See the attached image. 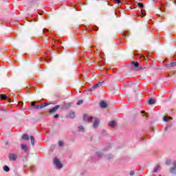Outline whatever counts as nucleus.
<instances>
[{"label":"nucleus","instance_id":"obj_12","mask_svg":"<svg viewBox=\"0 0 176 176\" xmlns=\"http://www.w3.org/2000/svg\"><path fill=\"white\" fill-rule=\"evenodd\" d=\"M160 169V165L158 164L156 166V167L153 169V173H157L159 170Z\"/></svg>","mask_w":176,"mask_h":176},{"label":"nucleus","instance_id":"obj_6","mask_svg":"<svg viewBox=\"0 0 176 176\" xmlns=\"http://www.w3.org/2000/svg\"><path fill=\"white\" fill-rule=\"evenodd\" d=\"M93 119H94V117H89V116H87V114L84 115V120L85 122H91V120H93Z\"/></svg>","mask_w":176,"mask_h":176},{"label":"nucleus","instance_id":"obj_18","mask_svg":"<svg viewBox=\"0 0 176 176\" xmlns=\"http://www.w3.org/2000/svg\"><path fill=\"white\" fill-rule=\"evenodd\" d=\"M3 170L6 173H9V171H10V168H9V166H3Z\"/></svg>","mask_w":176,"mask_h":176},{"label":"nucleus","instance_id":"obj_10","mask_svg":"<svg viewBox=\"0 0 176 176\" xmlns=\"http://www.w3.org/2000/svg\"><path fill=\"white\" fill-rule=\"evenodd\" d=\"M107 102H105L104 100L101 101L100 107L101 108H107Z\"/></svg>","mask_w":176,"mask_h":176},{"label":"nucleus","instance_id":"obj_36","mask_svg":"<svg viewBox=\"0 0 176 176\" xmlns=\"http://www.w3.org/2000/svg\"><path fill=\"white\" fill-rule=\"evenodd\" d=\"M94 30V31H98V28L96 27Z\"/></svg>","mask_w":176,"mask_h":176},{"label":"nucleus","instance_id":"obj_14","mask_svg":"<svg viewBox=\"0 0 176 176\" xmlns=\"http://www.w3.org/2000/svg\"><path fill=\"white\" fill-rule=\"evenodd\" d=\"M129 35H130L129 32H124L122 34V38H127L129 37Z\"/></svg>","mask_w":176,"mask_h":176},{"label":"nucleus","instance_id":"obj_20","mask_svg":"<svg viewBox=\"0 0 176 176\" xmlns=\"http://www.w3.org/2000/svg\"><path fill=\"white\" fill-rule=\"evenodd\" d=\"M22 139H23V140H30V137L28 136V135L25 134V135H23L22 136Z\"/></svg>","mask_w":176,"mask_h":176},{"label":"nucleus","instance_id":"obj_21","mask_svg":"<svg viewBox=\"0 0 176 176\" xmlns=\"http://www.w3.org/2000/svg\"><path fill=\"white\" fill-rule=\"evenodd\" d=\"M69 118H71V119H74L75 118V112H71L69 113Z\"/></svg>","mask_w":176,"mask_h":176},{"label":"nucleus","instance_id":"obj_27","mask_svg":"<svg viewBox=\"0 0 176 176\" xmlns=\"http://www.w3.org/2000/svg\"><path fill=\"white\" fill-rule=\"evenodd\" d=\"M50 32V30H49L48 29L44 28V29L43 30V32L44 34H46V32Z\"/></svg>","mask_w":176,"mask_h":176},{"label":"nucleus","instance_id":"obj_35","mask_svg":"<svg viewBox=\"0 0 176 176\" xmlns=\"http://www.w3.org/2000/svg\"><path fill=\"white\" fill-rule=\"evenodd\" d=\"M130 175H134V171H131V172L130 173Z\"/></svg>","mask_w":176,"mask_h":176},{"label":"nucleus","instance_id":"obj_13","mask_svg":"<svg viewBox=\"0 0 176 176\" xmlns=\"http://www.w3.org/2000/svg\"><path fill=\"white\" fill-rule=\"evenodd\" d=\"M170 173H171V174H176V167H173V168H171L170 169Z\"/></svg>","mask_w":176,"mask_h":176},{"label":"nucleus","instance_id":"obj_41","mask_svg":"<svg viewBox=\"0 0 176 176\" xmlns=\"http://www.w3.org/2000/svg\"><path fill=\"white\" fill-rule=\"evenodd\" d=\"M141 113H145V111H142Z\"/></svg>","mask_w":176,"mask_h":176},{"label":"nucleus","instance_id":"obj_24","mask_svg":"<svg viewBox=\"0 0 176 176\" xmlns=\"http://www.w3.org/2000/svg\"><path fill=\"white\" fill-rule=\"evenodd\" d=\"M170 164H171V160H167L166 162V166H170Z\"/></svg>","mask_w":176,"mask_h":176},{"label":"nucleus","instance_id":"obj_29","mask_svg":"<svg viewBox=\"0 0 176 176\" xmlns=\"http://www.w3.org/2000/svg\"><path fill=\"white\" fill-rule=\"evenodd\" d=\"M82 104H83V100H78L77 102V105H80Z\"/></svg>","mask_w":176,"mask_h":176},{"label":"nucleus","instance_id":"obj_34","mask_svg":"<svg viewBox=\"0 0 176 176\" xmlns=\"http://www.w3.org/2000/svg\"><path fill=\"white\" fill-rule=\"evenodd\" d=\"M112 157H113V155H110L109 157L107 158V160H109V159H112Z\"/></svg>","mask_w":176,"mask_h":176},{"label":"nucleus","instance_id":"obj_15","mask_svg":"<svg viewBox=\"0 0 176 176\" xmlns=\"http://www.w3.org/2000/svg\"><path fill=\"white\" fill-rule=\"evenodd\" d=\"M30 141L32 145H35V138H34V136L30 137Z\"/></svg>","mask_w":176,"mask_h":176},{"label":"nucleus","instance_id":"obj_2","mask_svg":"<svg viewBox=\"0 0 176 176\" xmlns=\"http://www.w3.org/2000/svg\"><path fill=\"white\" fill-rule=\"evenodd\" d=\"M54 164L58 168H63V164L58 160L57 158H54Z\"/></svg>","mask_w":176,"mask_h":176},{"label":"nucleus","instance_id":"obj_7","mask_svg":"<svg viewBox=\"0 0 176 176\" xmlns=\"http://www.w3.org/2000/svg\"><path fill=\"white\" fill-rule=\"evenodd\" d=\"M58 108H60V105H56L54 107H53L52 109H50L49 110V113H54V112H56L57 111V109H58Z\"/></svg>","mask_w":176,"mask_h":176},{"label":"nucleus","instance_id":"obj_17","mask_svg":"<svg viewBox=\"0 0 176 176\" xmlns=\"http://www.w3.org/2000/svg\"><path fill=\"white\" fill-rule=\"evenodd\" d=\"M173 120V118H171V117H167V116H164V122H168V120Z\"/></svg>","mask_w":176,"mask_h":176},{"label":"nucleus","instance_id":"obj_9","mask_svg":"<svg viewBox=\"0 0 176 176\" xmlns=\"http://www.w3.org/2000/svg\"><path fill=\"white\" fill-rule=\"evenodd\" d=\"M109 126L110 127H113V129H115L116 127V122L115 120H112L109 122Z\"/></svg>","mask_w":176,"mask_h":176},{"label":"nucleus","instance_id":"obj_23","mask_svg":"<svg viewBox=\"0 0 176 176\" xmlns=\"http://www.w3.org/2000/svg\"><path fill=\"white\" fill-rule=\"evenodd\" d=\"M79 131H85V128H83V126L82 125H80L78 126Z\"/></svg>","mask_w":176,"mask_h":176},{"label":"nucleus","instance_id":"obj_3","mask_svg":"<svg viewBox=\"0 0 176 176\" xmlns=\"http://www.w3.org/2000/svg\"><path fill=\"white\" fill-rule=\"evenodd\" d=\"M131 64L135 67L136 71H141L142 69V67H140V63L138 62L132 61Z\"/></svg>","mask_w":176,"mask_h":176},{"label":"nucleus","instance_id":"obj_33","mask_svg":"<svg viewBox=\"0 0 176 176\" xmlns=\"http://www.w3.org/2000/svg\"><path fill=\"white\" fill-rule=\"evenodd\" d=\"M58 117H59L58 114H56V115L54 116V119H57V118H58Z\"/></svg>","mask_w":176,"mask_h":176},{"label":"nucleus","instance_id":"obj_11","mask_svg":"<svg viewBox=\"0 0 176 176\" xmlns=\"http://www.w3.org/2000/svg\"><path fill=\"white\" fill-rule=\"evenodd\" d=\"M0 99L3 100H8V96H6V94H1L0 95Z\"/></svg>","mask_w":176,"mask_h":176},{"label":"nucleus","instance_id":"obj_1","mask_svg":"<svg viewBox=\"0 0 176 176\" xmlns=\"http://www.w3.org/2000/svg\"><path fill=\"white\" fill-rule=\"evenodd\" d=\"M104 82H99L96 84H95L92 87L89 88L88 90L89 91H93V90H96V89H98L99 86H101Z\"/></svg>","mask_w":176,"mask_h":176},{"label":"nucleus","instance_id":"obj_32","mask_svg":"<svg viewBox=\"0 0 176 176\" xmlns=\"http://www.w3.org/2000/svg\"><path fill=\"white\" fill-rule=\"evenodd\" d=\"M114 2H116V3H120V0H114Z\"/></svg>","mask_w":176,"mask_h":176},{"label":"nucleus","instance_id":"obj_28","mask_svg":"<svg viewBox=\"0 0 176 176\" xmlns=\"http://www.w3.org/2000/svg\"><path fill=\"white\" fill-rule=\"evenodd\" d=\"M138 5L139 8H144V4L142 3H138Z\"/></svg>","mask_w":176,"mask_h":176},{"label":"nucleus","instance_id":"obj_4","mask_svg":"<svg viewBox=\"0 0 176 176\" xmlns=\"http://www.w3.org/2000/svg\"><path fill=\"white\" fill-rule=\"evenodd\" d=\"M94 124H93V126H94V129H97L98 127V124H100V120L97 118H94Z\"/></svg>","mask_w":176,"mask_h":176},{"label":"nucleus","instance_id":"obj_31","mask_svg":"<svg viewBox=\"0 0 176 176\" xmlns=\"http://www.w3.org/2000/svg\"><path fill=\"white\" fill-rule=\"evenodd\" d=\"M31 105L34 108V109H35V107H37L36 105H35V102H32Z\"/></svg>","mask_w":176,"mask_h":176},{"label":"nucleus","instance_id":"obj_39","mask_svg":"<svg viewBox=\"0 0 176 176\" xmlns=\"http://www.w3.org/2000/svg\"><path fill=\"white\" fill-rule=\"evenodd\" d=\"M45 62H46V63H50V60H47V59H45Z\"/></svg>","mask_w":176,"mask_h":176},{"label":"nucleus","instance_id":"obj_38","mask_svg":"<svg viewBox=\"0 0 176 176\" xmlns=\"http://www.w3.org/2000/svg\"><path fill=\"white\" fill-rule=\"evenodd\" d=\"M97 155H98V156H101V153L100 152L97 153Z\"/></svg>","mask_w":176,"mask_h":176},{"label":"nucleus","instance_id":"obj_42","mask_svg":"<svg viewBox=\"0 0 176 176\" xmlns=\"http://www.w3.org/2000/svg\"><path fill=\"white\" fill-rule=\"evenodd\" d=\"M19 104H23V102H19Z\"/></svg>","mask_w":176,"mask_h":176},{"label":"nucleus","instance_id":"obj_5","mask_svg":"<svg viewBox=\"0 0 176 176\" xmlns=\"http://www.w3.org/2000/svg\"><path fill=\"white\" fill-rule=\"evenodd\" d=\"M9 160L15 162L17 160V155L11 153L8 155Z\"/></svg>","mask_w":176,"mask_h":176},{"label":"nucleus","instance_id":"obj_8","mask_svg":"<svg viewBox=\"0 0 176 176\" xmlns=\"http://www.w3.org/2000/svg\"><path fill=\"white\" fill-rule=\"evenodd\" d=\"M47 105H49V104L47 103H43L40 105H37V106H35L34 108L35 109H41V108H43L45 107H47Z\"/></svg>","mask_w":176,"mask_h":176},{"label":"nucleus","instance_id":"obj_37","mask_svg":"<svg viewBox=\"0 0 176 176\" xmlns=\"http://www.w3.org/2000/svg\"><path fill=\"white\" fill-rule=\"evenodd\" d=\"M173 166L174 167H176V161L173 162Z\"/></svg>","mask_w":176,"mask_h":176},{"label":"nucleus","instance_id":"obj_25","mask_svg":"<svg viewBox=\"0 0 176 176\" xmlns=\"http://www.w3.org/2000/svg\"><path fill=\"white\" fill-rule=\"evenodd\" d=\"M146 58H145L144 56H140V60H141V61H144V60H146Z\"/></svg>","mask_w":176,"mask_h":176},{"label":"nucleus","instance_id":"obj_22","mask_svg":"<svg viewBox=\"0 0 176 176\" xmlns=\"http://www.w3.org/2000/svg\"><path fill=\"white\" fill-rule=\"evenodd\" d=\"M148 104H150L151 105H153V104H155V100H153V99L151 98L148 100Z\"/></svg>","mask_w":176,"mask_h":176},{"label":"nucleus","instance_id":"obj_26","mask_svg":"<svg viewBox=\"0 0 176 176\" xmlns=\"http://www.w3.org/2000/svg\"><path fill=\"white\" fill-rule=\"evenodd\" d=\"M141 13H142V17H144V16H145V10H141Z\"/></svg>","mask_w":176,"mask_h":176},{"label":"nucleus","instance_id":"obj_30","mask_svg":"<svg viewBox=\"0 0 176 176\" xmlns=\"http://www.w3.org/2000/svg\"><path fill=\"white\" fill-rule=\"evenodd\" d=\"M58 145H59V146H63V145H64V142L60 141V142H58Z\"/></svg>","mask_w":176,"mask_h":176},{"label":"nucleus","instance_id":"obj_16","mask_svg":"<svg viewBox=\"0 0 176 176\" xmlns=\"http://www.w3.org/2000/svg\"><path fill=\"white\" fill-rule=\"evenodd\" d=\"M21 149H23V151H27L28 149V147H27V145L25 144H21Z\"/></svg>","mask_w":176,"mask_h":176},{"label":"nucleus","instance_id":"obj_19","mask_svg":"<svg viewBox=\"0 0 176 176\" xmlns=\"http://www.w3.org/2000/svg\"><path fill=\"white\" fill-rule=\"evenodd\" d=\"M176 66V62L171 63L170 64L166 65V67H175Z\"/></svg>","mask_w":176,"mask_h":176},{"label":"nucleus","instance_id":"obj_40","mask_svg":"<svg viewBox=\"0 0 176 176\" xmlns=\"http://www.w3.org/2000/svg\"><path fill=\"white\" fill-rule=\"evenodd\" d=\"M8 102H12V99H8Z\"/></svg>","mask_w":176,"mask_h":176}]
</instances>
